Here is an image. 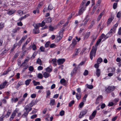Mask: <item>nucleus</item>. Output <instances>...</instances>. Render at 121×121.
<instances>
[{"instance_id": "473e14b6", "label": "nucleus", "mask_w": 121, "mask_h": 121, "mask_svg": "<svg viewBox=\"0 0 121 121\" xmlns=\"http://www.w3.org/2000/svg\"><path fill=\"white\" fill-rule=\"evenodd\" d=\"M77 41H76V40L73 39L72 40V44L74 45L75 46L77 44Z\"/></svg>"}, {"instance_id": "864d4df0", "label": "nucleus", "mask_w": 121, "mask_h": 121, "mask_svg": "<svg viewBox=\"0 0 121 121\" xmlns=\"http://www.w3.org/2000/svg\"><path fill=\"white\" fill-rule=\"evenodd\" d=\"M85 3H82V2L80 5V7L81 8L85 9Z\"/></svg>"}, {"instance_id": "5fc2aeb1", "label": "nucleus", "mask_w": 121, "mask_h": 121, "mask_svg": "<svg viewBox=\"0 0 121 121\" xmlns=\"http://www.w3.org/2000/svg\"><path fill=\"white\" fill-rule=\"evenodd\" d=\"M40 49L42 52H44L45 51V48L43 46H41L40 47Z\"/></svg>"}, {"instance_id": "69168bd1", "label": "nucleus", "mask_w": 121, "mask_h": 121, "mask_svg": "<svg viewBox=\"0 0 121 121\" xmlns=\"http://www.w3.org/2000/svg\"><path fill=\"white\" fill-rule=\"evenodd\" d=\"M44 21L43 20V21L42 22L41 24H40V26L41 27H43V26H44L45 24V23L44 22Z\"/></svg>"}, {"instance_id": "7ed1b4c3", "label": "nucleus", "mask_w": 121, "mask_h": 121, "mask_svg": "<svg viewBox=\"0 0 121 121\" xmlns=\"http://www.w3.org/2000/svg\"><path fill=\"white\" fill-rule=\"evenodd\" d=\"M87 112V110L86 109L81 112L79 115V118H82L86 113Z\"/></svg>"}, {"instance_id": "4468645a", "label": "nucleus", "mask_w": 121, "mask_h": 121, "mask_svg": "<svg viewBox=\"0 0 121 121\" xmlns=\"http://www.w3.org/2000/svg\"><path fill=\"white\" fill-rule=\"evenodd\" d=\"M104 12H102L98 16L97 18V20L98 21H99L101 19L102 16L104 14Z\"/></svg>"}, {"instance_id": "6e6552de", "label": "nucleus", "mask_w": 121, "mask_h": 121, "mask_svg": "<svg viewBox=\"0 0 121 121\" xmlns=\"http://www.w3.org/2000/svg\"><path fill=\"white\" fill-rule=\"evenodd\" d=\"M23 84V82L22 81H20L18 83L16 86L15 87V88L17 89L21 85Z\"/></svg>"}, {"instance_id": "72a5a7b5", "label": "nucleus", "mask_w": 121, "mask_h": 121, "mask_svg": "<svg viewBox=\"0 0 121 121\" xmlns=\"http://www.w3.org/2000/svg\"><path fill=\"white\" fill-rule=\"evenodd\" d=\"M50 43V42L49 41L47 42L45 44V48H47L48 47Z\"/></svg>"}, {"instance_id": "a878e982", "label": "nucleus", "mask_w": 121, "mask_h": 121, "mask_svg": "<svg viewBox=\"0 0 121 121\" xmlns=\"http://www.w3.org/2000/svg\"><path fill=\"white\" fill-rule=\"evenodd\" d=\"M43 77L45 78H47L49 76V74L46 72H45L43 74Z\"/></svg>"}, {"instance_id": "e433bc0d", "label": "nucleus", "mask_w": 121, "mask_h": 121, "mask_svg": "<svg viewBox=\"0 0 121 121\" xmlns=\"http://www.w3.org/2000/svg\"><path fill=\"white\" fill-rule=\"evenodd\" d=\"M37 77L39 78L42 79L43 77V76L42 74L41 73H39L38 74Z\"/></svg>"}, {"instance_id": "423d86ee", "label": "nucleus", "mask_w": 121, "mask_h": 121, "mask_svg": "<svg viewBox=\"0 0 121 121\" xmlns=\"http://www.w3.org/2000/svg\"><path fill=\"white\" fill-rule=\"evenodd\" d=\"M65 61V59L64 58L60 59H58L57 62L58 64L59 65L63 64Z\"/></svg>"}, {"instance_id": "9b49d317", "label": "nucleus", "mask_w": 121, "mask_h": 121, "mask_svg": "<svg viewBox=\"0 0 121 121\" xmlns=\"http://www.w3.org/2000/svg\"><path fill=\"white\" fill-rule=\"evenodd\" d=\"M7 83V82H5L2 84H1L0 85V89L1 90L4 87Z\"/></svg>"}, {"instance_id": "49530a36", "label": "nucleus", "mask_w": 121, "mask_h": 121, "mask_svg": "<svg viewBox=\"0 0 121 121\" xmlns=\"http://www.w3.org/2000/svg\"><path fill=\"white\" fill-rule=\"evenodd\" d=\"M47 93V96L46 97H47L48 96H49L50 95L51 93L50 91L49 90H48L46 91Z\"/></svg>"}, {"instance_id": "bf43d9fd", "label": "nucleus", "mask_w": 121, "mask_h": 121, "mask_svg": "<svg viewBox=\"0 0 121 121\" xmlns=\"http://www.w3.org/2000/svg\"><path fill=\"white\" fill-rule=\"evenodd\" d=\"M84 103L83 102L81 103L79 105V106L80 108H82L83 106Z\"/></svg>"}, {"instance_id": "774afa93", "label": "nucleus", "mask_w": 121, "mask_h": 121, "mask_svg": "<svg viewBox=\"0 0 121 121\" xmlns=\"http://www.w3.org/2000/svg\"><path fill=\"white\" fill-rule=\"evenodd\" d=\"M119 99L118 98H115L113 101L114 102H118L119 100Z\"/></svg>"}, {"instance_id": "5701e85b", "label": "nucleus", "mask_w": 121, "mask_h": 121, "mask_svg": "<svg viewBox=\"0 0 121 121\" xmlns=\"http://www.w3.org/2000/svg\"><path fill=\"white\" fill-rule=\"evenodd\" d=\"M102 61V59L101 57H99L97 60V62L98 64L100 63Z\"/></svg>"}, {"instance_id": "2f4dec72", "label": "nucleus", "mask_w": 121, "mask_h": 121, "mask_svg": "<svg viewBox=\"0 0 121 121\" xmlns=\"http://www.w3.org/2000/svg\"><path fill=\"white\" fill-rule=\"evenodd\" d=\"M86 85L87 86V87L90 89H92L93 87V86L92 85H89L87 84H86Z\"/></svg>"}, {"instance_id": "c9c22d12", "label": "nucleus", "mask_w": 121, "mask_h": 121, "mask_svg": "<svg viewBox=\"0 0 121 121\" xmlns=\"http://www.w3.org/2000/svg\"><path fill=\"white\" fill-rule=\"evenodd\" d=\"M35 88L38 89H42L43 88V87L42 86H37Z\"/></svg>"}, {"instance_id": "20e7f679", "label": "nucleus", "mask_w": 121, "mask_h": 121, "mask_svg": "<svg viewBox=\"0 0 121 121\" xmlns=\"http://www.w3.org/2000/svg\"><path fill=\"white\" fill-rule=\"evenodd\" d=\"M64 29H62L61 30H60V34L59 35V36H57V39H58L59 40H60V39H61L62 37L63 36V32L64 31Z\"/></svg>"}, {"instance_id": "79ce46f5", "label": "nucleus", "mask_w": 121, "mask_h": 121, "mask_svg": "<svg viewBox=\"0 0 121 121\" xmlns=\"http://www.w3.org/2000/svg\"><path fill=\"white\" fill-rule=\"evenodd\" d=\"M65 112L64 111L62 110L60 112V115L61 116H63L64 115Z\"/></svg>"}, {"instance_id": "9d476101", "label": "nucleus", "mask_w": 121, "mask_h": 121, "mask_svg": "<svg viewBox=\"0 0 121 121\" xmlns=\"http://www.w3.org/2000/svg\"><path fill=\"white\" fill-rule=\"evenodd\" d=\"M49 63H53L54 65H56V59H53L49 61Z\"/></svg>"}, {"instance_id": "39448f33", "label": "nucleus", "mask_w": 121, "mask_h": 121, "mask_svg": "<svg viewBox=\"0 0 121 121\" xmlns=\"http://www.w3.org/2000/svg\"><path fill=\"white\" fill-rule=\"evenodd\" d=\"M79 68V66H77L75 67V68L73 69L72 72L71 73V76H72V74L75 73H77V70Z\"/></svg>"}, {"instance_id": "6ab92c4d", "label": "nucleus", "mask_w": 121, "mask_h": 121, "mask_svg": "<svg viewBox=\"0 0 121 121\" xmlns=\"http://www.w3.org/2000/svg\"><path fill=\"white\" fill-rule=\"evenodd\" d=\"M20 28L19 27H17L16 28L14 29L13 30V32L14 33H15L18 31H19Z\"/></svg>"}, {"instance_id": "338daca9", "label": "nucleus", "mask_w": 121, "mask_h": 121, "mask_svg": "<svg viewBox=\"0 0 121 121\" xmlns=\"http://www.w3.org/2000/svg\"><path fill=\"white\" fill-rule=\"evenodd\" d=\"M43 67L41 66H39L38 67V70H42L43 69Z\"/></svg>"}, {"instance_id": "f8f14e48", "label": "nucleus", "mask_w": 121, "mask_h": 121, "mask_svg": "<svg viewBox=\"0 0 121 121\" xmlns=\"http://www.w3.org/2000/svg\"><path fill=\"white\" fill-rule=\"evenodd\" d=\"M40 23H37L33 25V26L35 27L34 29H39V28L40 26Z\"/></svg>"}, {"instance_id": "e2e57ef3", "label": "nucleus", "mask_w": 121, "mask_h": 121, "mask_svg": "<svg viewBox=\"0 0 121 121\" xmlns=\"http://www.w3.org/2000/svg\"><path fill=\"white\" fill-rule=\"evenodd\" d=\"M114 103L112 102H110L108 104V106H111L113 105Z\"/></svg>"}, {"instance_id": "c03bdc74", "label": "nucleus", "mask_w": 121, "mask_h": 121, "mask_svg": "<svg viewBox=\"0 0 121 121\" xmlns=\"http://www.w3.org/2000/svg\"><path fill=\"white\" fill-rule=\"evenodd\" d=\"M103 97L101 95H99L98 97L96 99V101L97 102V101L98 100H99L100 99H102Z\"/></svg>"}, {"instance_id": "dca6fc26", "label": "nucleus", "mask_w": 121, "mask_h": 121, "mask_svg": "<svg viewBox=\"0 0 121 121\" xmlns=\"http://www.w3.org/2000/svg\"><path fill=\"white\" fill-rule=\"evenodd\" d=\"M81 96V95L80 94H78L76 93V97L77 99L79 100L80 99Z\"/></svg>"}, {"instance_id": "37998d69", "label": "nucleus", "mask_w": 121, "mask_h": 121, "mask_svg": "<svg viewBox=\"0 0 121 121\" xmlns=\"http://www.w3.org/2000/svg\"><path fill=\"white\" fill-rule=\"evenodd\" d=\"M4 26V24L2 23H0V30L2 29Z\"/></svg>"}, {"instance_id": "ddd939ff", "label": "nucleus", "mask_w": 121, "mask_h": 121, "mask_svg": "<svg viewBox=\"0 0 121 121\" xmlns=\"http://www.w3.org/2000/svg\"><path fill=\"white\" fill-rule=\"evenodd\" d=\"M39 29H34L33 30V33L35 34L39 33Z\"/></svg>"}, {"instance_id": "b1692460", "label": "nucleus", "mask_w": 121, "mask_h": 121, "mask_svg": "<svg viewBox=\"0 0 121 121\" xmlns=\"http://www.w3.org/2000/svg\"><path fill=\"white\" fill-rule=\"evenodd\" d=\"M45 69L47 71L49 72H51L52 70V68H50L49 67H48Z\"/></svg>"}, {"instance_id": "393cba45", "label": "nucleus", "mask_w": 121, "mask_h": 121, "mask_svg": "<svg viewBox=\"0 0 121 121\" xmlns=\"http://www.w3.org/2000/svg\"><path fill=\"white\" fill-rule=\"evenodd\" d=\"M90 32H89L86 34L85 35L84 38L86 39H87L90 36Z\"/></svg>"}, {"instance_id": "4c0bfd02", "label": "nucleus", "mask_w": 121, "mask_h": 121, "mask_svg": "<svg viewBox=\"0 0 121 121\" xmlns=\"http://www.w3.org/2000/svg\"><path fill=\"white\" fill-rule=\"evenodd\" d=\"M43 3L42 2H41L40 3L38 6V7H37V9H38L40 8V7L43 5Z\"/></svg>"}, {"instance_id": "f03ea898", "label": "nucleus", "mask_w": 121, "mask_h": 121, "mask_svg": "<svg viewBox=\"0 0 121 121\" xmlns=\"http://www.w3.org/2000/svg\"><path fill=\"white\" fill-rule=\"evenodd\" d=\"M115 88V87L113 86H109L106 89V91L107 93H110L113 91Z\"/></svg>"}, {"instance_id": "2eb2a0df", "label": "nucleus", "mask_w": 121, "mask_h": 121, "mask_svg": "<svg viewBox=\"0 0 121 121\" xmlns=\"http://www.w3.org/2000/svg\"><path fill=\"white\" fill-rule=\"evenodd\" d=\"M15 11L13 10H12L9 11L8 13V14L9 15H11L13 14Z\"/></svg>"}, {"instance_id": "7c9ffc66", "label": "nucleus", "mask_w": 121, "mask_h": 121, "mask_svg": "<svg viewBox=\"0 0 121 121\" xmlns=\"http://www.w3.org/2000/svg\"><path fill=\"white\" fill-rule=\"evenodd\" d=\"M27 45L26 43H24L22 47V50L23 52H26V50H25V47Z\"/></svg>"}, {"instance_id": "a18cd8bd", "label": "nucleus", "mask_w": 121, "mask_h": 121, "mask_svg": "<svg viewBox=\"0 0 121 121\" xmlns=\"http://www.w3.org/2000/svg\"><path fill=\"white\" fill-rule=\"evenodd\" d=\"M56 46V45L54 43H52L51 44L50 46V48H55Z\"/></svg>"}, {"instance_id": "aec40b11", "label": "nucleus", "mask_w": 121, "mask_h": 121, "mask_svg": "<svg viewBox=\"0 0 121 121\" xmlns=\"http://www.w3.org/2000/svg\"><path fill=\"white\" fill-rule=\"evenodd\" d=\"M45 20L46 22H51V18L49 17L45 19Z\"/></svg>"}, {"instance_id": "4be33fe9", "label": "nucleus", "mask_w": 121, "mask_h": 121, "mask_svg": "<svg viewBox=\"0 0 121 121\" xmlns=\"http://www.w3.org/2000/svg\"><path fill=\"white\" fill-rule=\"evenodd\" d=\"M31 81L30 79L27 80L25 81V84L26 85H28Z\"/></svg>"}, {"instance_id": "603ef678", "label": "nucleus", "mask_w": 121, "mask_h": 121, "mask_svg": "<svg viewBox=\"0 0 121 121\" xmlns=\"http://www.w3.org/2000/svg\"><path fill=\"white\" fill-rule=\"evenodd\" d=\"M29 70L30 71H33L34 69L33 67L32 66H30L29 67Z\"/></svg>"}, {"instance_id": "1a4fd4ad", "label": "nucleus", "mask_w": 121, "mask_h": 121, "mask_svg": "<svg viewBox=\"0 0 121 121\" xmlns=\"http://www.w3.org/2000/svg\"><path fill=\"white\" fill-rule=\"evenodd\" d=\"M96 74L98 77L99 76L100 74V69H96Z\"/></svg>"}, {"instance_id": "a19ab883", "label": "nucleus", "mask_w": 121, "mask_h": 121, "mask_svg": "<svg viewBox=\"0 0 121 121\" xmlns=\"http://www.w3.org/2000/svg\"><path fill=\"white\" fill-rule=\"evenodd\" d=\"M66 80L64 78L61 79L60 81V82L61 84L64 83L66 82Z\"/></svg>"}, {"instance_id": "c85d7f7f", "label": "nucleus", "mask_w": 121, "mask_h": 121, "mask_svg": "<svg viewBox=\"0 0 121 121\" xmlns=\"http://www.w3.org/2000/svg\"><path fill=\"white\" fill-rule=\"evenodd\" d=\"M91 37L92 38V41L94 42L95 40L97 38V36H95L94 35H92Z\"/></svg>"}, {"instance_id": "6e6d98bb", "label": "nucleus", "mask_w": 121, "mask_h": 121, "mask_svg": "<svg viewBox=\"0 0 121 121\" xmlns=\"http://www.w3.org/2000/svg\"><path fill=\"white\" fill-rule=\"evenodd\" d=\"M87 96V95L86 94H85L84 96L83 99L82 101L83 102H85L86 101V98Z\"/></svg>"}, {"instance_id": "58836bf2", "label": "nucleus", "mask_w": 121, "mask_h": 121, "mask_svg": "<svg viewBox=\"0 0 121 121\" xmlns=\"http://www.w3.org/2000/svg\"><path fill=\"white\" fill-rule=\"evenodd\" d=\"M74 103V100L72 101L69 103V106L70 107H71L72 106L73 104Z\"/></svg>"}, {"instance_id": "cd10ccee", "label": "nucleus", "mask_w": 121, "mask_h": 121, "mask_svg": "<svg viewBox=\"0 0 121 121\" xmlns=\"http://www.w3.org/2000/svg\"><path fill=\"white\" fill-rule=\"evenodd\" d=\"M115 32V29L112 28L108 33L110 34H111V33H114Z\"/></svg>"}, {"instance_id": "c756f323", "label": "nucleus", "mask_w": 121, "mask_h": 121, "mask_svg": "<svg viewBox=\"0 0 121 121\" xmlns=\"http://www.w3.org/2000/svg\"><path fill=\"white\" fill-rule=\"evenodd\" d=\"M55 104V100L54 99H51V100L50 102V105H53Z\"/></svg>"}, {"instance_id": "052dcab7", "label": "nucleus", "mask_w": 121, "mask_h": 121, "mask_svg": "<svg viewBox=\"0 0 121 121\" xmlns=\"http://www.w3.org/2000/svg\"><path fill=\"white\" fill-rule=\"evenodd\" d=\"M32 49L34 50H36V47L35 44H33L32 45Z\"/></svg>"}, {"instance_id": "680f3d73", "label": "nucleus", "mask_w": 121, "mask_h": 121, "mask_svg": "<svg viewBox=\"0 0 121 121\" xmlns=\"http://www.w3.org/2000/svg\"><path fill=\"white\" fill-rule=\"evenodd\" d=\"M37 117V115L36 114H35L31 116L30 117V118L31 119H34Z\"/></svg>"}, {"instance_id": "f3484780", "label": "nucleus", "mask_w": 121, "mask_h": 121, "mask_svg": "<svg viewBox=\"0 0 121 121\" xmlns=\"http://www.w3.org/2000/svg\"><path fill=\"white\" fill-rule=\"evenodd\" d=\"M29 113V111H26L25 112L24 114L22 115V117H25L27 118V116Z\"/></svg>"}, {"instance_id": "13d9d810", "label": "nucleus", "mask_w": 121, "mask_h": 121, "mask_svg": "<svg viewBox=\"0 0 121 121\" xmlns=\"http://www.w3.org/2000/svg\"><path fill=\"white\" fill-rule=\"evenodd\" d=\"M117 3H114L113 5V8L114 9H116L117 7Z\"/></svg>"}, {"instance_id": "a211bd4d", "label": "nucleus", "mask_w": 121, "mask_h": 121, "mask_svg": "<svg viewBox=\"0 0 121 121\" xmlns=\"http://www.w3.org/2000/svg\"><path fill=\"white\" fill-rule=\"evenodd\" d=\"M114 17H112L111 18H109L107 21V23L108 24H109L112 21V20L113 19Z\"/></svg>"}, {"instance_id": "4d7b16f0", "label": "nucleus", "mask_w": 121, "mask_h": 121, "mask_svg": "<svg viewBox=\"0 0 121 121\" xmlns=\"http://www.w3.org/2000/svg\"><path fill=\"white\" fill-rule=\"evenodd\" d=\"M34 104H35L34 102L33 101H32L29 104V106L30 107H32Z\"/></svg>"}, {"instance_id": "3c124183", "label": "nucleus", "mask_w": 121, "mask_h": 121, "mask_svg": "<svg viewBox=\"0 0 121 121\" xmlns=\"http://www.w3.org/2000/svg\"><path fill=\"white\" fill-rule=\"evenodd\" d=\"M88 73V71L86 70H85V71L83 73V75L84 76H86L87 75Z\"/></svg>"}, {"instance_id": "de8ad7c7", "label": "nucleus", "mask_w": 121, "mask_h": 121, "mask_svg": "<svg viewBox=\"0 0 121 121\" xmlns=\"http://www.w3.org/2000/svg\"><path fill=\"white\" fill-rule=\"evenodd\" d=\"M96 110H95L93 112L91 115H92V116L93 115V116H94V117H95V116L96 113Z\"/></svg>"}, {"instance_id": "8fccbe9b", "label": "nucleus", "mask_w": 121, "mask_h": 121, "mask_svg": "<svg viewBox=\"0 0 121 121\" xmlns=\"http://www.w3.org/2000/svg\"><path fill=\"white\" fill-rule=\"evenodd\" d=\"M85 21L83 23V26H86V25L88 22L89 19H87L86 20H85Z\"/></svg>"}, {"instance_id": "412c9836", "label": "nucleus", "mask_w": 121, "mask_h": 121, "mask_svg": "<svg viewBox=\"0 0 121 121\" xmlns=\"http://www.w3.org/2000/svg\"><path fill=\"white\" fill-rule=\"evenodd\" d=\"M37 63L39 65H42V62L41 60L40 59L38 58L36 61Z\"/></svg>"}, {"instance_id": "0eeeda50", "label": "nucleus", "mask_w": 121, "mask_h": 121, "mask_svg": "<svg viewBox=\"0 0 121 121\" xmlns=\"http://www.w3.org/2000/svg\"><path fill=\"white\" fill-rule=\"evenodd\" d=\"M85 10V9L84 8H81V9L79 10L78 13V15H81L83 13V12ZM78 16V15L77 14L76 15V16Z\"/></svg>"}, {"instance_id": "ea45409f", "label": "nucleus", "mask_w": 121, "mask_h": 121, "mask_svg": "<svg viewBox=\"0 0 121 121\" xmlns=\"http://www.w3.org/2000/svg\"><path fill=\"white\" fill-rule=\"evenodd\" d=\"M17 13L20 16L22 15L23 14V11L21 10H18Z\"/></svg>"}, {"instance_id": "f257e3e1", "label": "nucleus", "mask_w": 121, "mask_h": 121, "mask_svg": "<svg viewBox=\"0 0 121 121\" xmlns=\"http://www.w3.org/2000/svg\"><path fill=\"white\" fill-rule=\"evenodd\" d=\"M99 43L100 42L97 41L95 47L93 46L90 52V58L91 60H92L93 55L94 54V56H95V55L97 46L99 44Z\"/></svg>"}, {"instance_id": "0e129e2a", "label": "nucleus", "mask_w": 121, "mask_h": 121, "mask_svg": "<svg viewBox=\"0 0 121 121\" xmlns=\"http://www.w3.org/2000/svg\"><path fill=\"white\" fill-rule=\"evenodd\" d=\"M99 64L96 63L94 65V67L97 69H98V68L99 67Z\"/></svg>"}, {"instance_id": "09e8293b", "label": "nucleus", "mask_w": 121, "mask_h": 121, "mask_svg": "<svg viewBox=\"0 0 121 121\" xmlns=\"http://www.w3.org/2000/svg\"><path fill=\"white\" fill-rule=\"evenodd\" d=\"M74 46L72 44L69 46V50H71L74 48Z\"/></svg>"}, {"instance_id": "bb28decb", "label": "nucleus", "mask_w": 121, "mask_h": 121, "mask_svg": "<svg viewBox=\"0 0 121 121\" xmlns=\"http://www.w3.org/2000/svg\"><path fill=\"white\" fill-rule=\"evenodd\" d=\"M33 82L34 84V85L35 86H36L37 85H39L40 84V83L39 82H36L35 80H34L33 81Z\"/></svg>"}, {"instance_id": "f704fd0d", "label": "nucleus", "mask_w": 121, "mask_h": 121, "mask_svg": "<svg viewBox=\"0 0 121 121\" xmlns=\"http://www.w3.org/2000/svg\"><path fill=\"white\" fill-rule=\"evenodd\" d=\"M53 9V6L51 4H49L48 7V10H51Z\"/></svg>"}]
</instances>
